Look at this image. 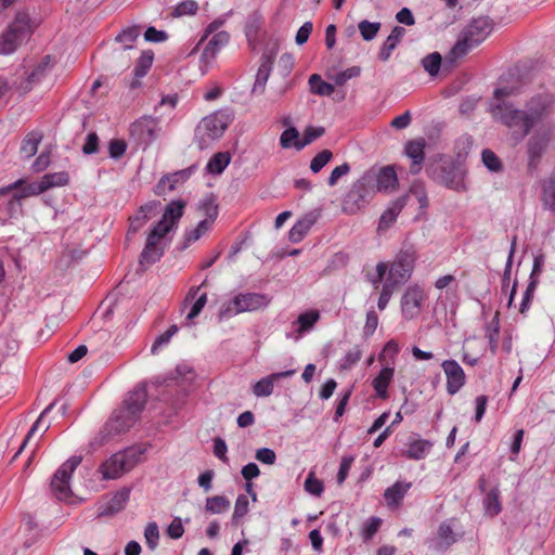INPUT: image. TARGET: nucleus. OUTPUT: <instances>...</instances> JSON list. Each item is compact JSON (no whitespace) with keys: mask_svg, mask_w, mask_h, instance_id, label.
Masks as SVG:
<instances>
[{"mask_svg":"<svg viewBox=\"0 0 555 555\" xmlns=\"http://www.w3.org/2000/svg\"><path fill=\"white\" fill-rule=\"evenodd\" d=\"M81 461V456L73 455L54 473L50 488L51 492L57 500L63 501L72 496L70 478Z\"/></svg>","mask_w":555,"mask_h":555,"instance_id":"10","label":"nucleus"},{"mask_svg":"<svg viewBox=\"0 0 555 555\" xmlns=\"http://www.w3.org/2000/svg\"><path fill=\"white\" fill-rule=\"evenodd\" d=\"M255 457L262 464L273 465L276 461L275 452L270 448H260L256 451Z\"/></svg>","mask_w":555,"mask_h":555,"instance_id":"60","label":"nucleus"},{"mask_svg":"<svg viewBox=\"0 0 555 555\" xmlns=\"http://www.w3.org/2000/svg\"><path fill=\"white\" fill-rule=\"evenodd\" d=\"M56 400L51 402L39 415V417L36 420V422L31 425L29 431L27 433L26 437L24 438L21 447L18 448L17 452L14 454L13 460H15L22 451L25 449L27 443L29 442L30 438L34 436V434L42 429V434H44L50 428V423H44L43 418L47 414L51 412V410L55 406Z\"/></svg>","mask_w":555,"mask_h":555,"instance_id":"31","label":"nucleus"},{"mask_svg":"<svg viewBox=\"0 0 555 555\" xmlns=\"http://www.w3.org/2000/svg\"><path fill=\"white\" fill-rule=\"evenodd\" d=\"M433 446L430 440L423 439L418 435H411L405 443L406 449L403 454L410 460L420 461L427 456Z\"/></svg>","mask_w":555,"mask_h":555,"instance_id":"22","label":"nucleus"},{"mask_svg":"<svg viewBox=\"0 0 555 555\" xmlns=\"http://www.w3.org/2000/svg\"><path fill=\"white\" fill-rule=\"evenodd\" d=\"M405 34V29L401 26H395L392 30L390 31L389 36L386 38L384 43L380 47L378 57L383 62H387L392 51L396 49L398 43L401 41Z\"/></svg>","mask_w":555,"mask_h":555,"instance_id":"27","label":"nucleus"},{"mask_svg":"<svg viewBox=\"0 0 555 555\" xmlns=\"http://www.w3.org/2000/svg\"><path fill=\"white\" fill-rule=\"evenodd\" d=\"M26 185L23 179H18L15 182L0 189V197L12 193L8 203L4 206V211L9 217H16L22 212V201L24 198L35 196L34 194H25Z\"/></svg>","mask_w":555,"mask_h":555,"instance_id":"15","label":"nucleus"},{"mask_svg":"<svg viewBox=\"0 0 555 555\" xmlns=\"http://www.w3.org/2000/svg\"><path fill=\"white\" fill-rule=\"evenodd\" d=\"M272 69V60L268 55L261 56V63L258 67L256 79L251 89L254 94H262L266 89V83L270 77Z\"/></svg>","mask_w":555,"mask_h":555,"instance_id":"29","label":"nucleus"},{"mask_svg":"<svg viewBox=\"0 0 555 555\" xmlns=\"http://www.w3.org/2000/svg\"><path fill=\"white\" fill-rule=\"evenodd\" d=\"M423 291L418 286L409 287L401 298V310L405 319L416 317L421 310Z\"/></svg>","mask_w":555,"mask_h":555,"instance_id":"21","label":"nucleus"},{"mask_svg":"<svg viewBox=\"0 0 555 555\" xmlns=\"http://www.w3.org/2000/svg\"><path fill=\"white\" fill-rule=\"evenodd\" d=\"M382 525V519L375 516L370 517L361 529V537L364 542L373 539Z\"/></svg>","mask_w":555,"mask_h":555,"instance_id":"49","label":"nucleus"},{"mask_svg":"<svg viewBox=\"0 0 555 555\" xmlns=\"http://www.w3.org/2000/svg\"><path fill=\"white\" fill-rule=\"evenodd\" d=\"M198 10V4L194 0H184L179 2L175 10V16L194 15Z\"/></svg>","mask_w":555,"mask_h":555,"instance_id":"56","label":"nucleus"},{"mask_svg":"<svg viewBox=\"0 0 555 555\" xmlns=\"http://www.w3.org/2000/svg\"><path fill=\"white\" fill-rule=\"evenodd\" d=\"M146 400L147 392L144 385H139L130 391L124 404L112 413L99 433L90 440V451H98L116 437L128 431L138 422Z\"/></svg>","mask_w":555,"mask_h":555,"instance_id":"2","label":"nucleus"},{"mask_svg":"<svg viewBox=\"0 0 555 555\" xmlns=\"http://www.w3.org/2000/svg\"><path fill=\"white\" fill-rule=\"evenodd\" d=\"M69 182V176L66 171H59L43 175L38 182L26 185L25 194L39 195L51 188L64 186Z\"/></svg>","mask_w":555,"mask_h":555,"instance_id":"17","label":"nucleus"},{"mask_svg":"<svg viewBox=\"0 0 555 555\" xmlns=\"http://www.w3.org/2000/svg\"><path fill=\"white\" fill-rule=\"evenodd\" d=\"M317 222V216L313 212L307 214L299 219L289 230L288 238L292 243H299Z\"/></svg>","mask_w":555,"mask_h":555,"instance_id":"28","label":"nucleus"},{"mask_svg":"<svg viewBox=\"0 0 555 555\" xmlns=\"http://www.w3.org/2000/svg\"><path fill=\"white\" fill-rule=\"evenodd\" d=\"M483 165L493 172L501 170L502 164L499 157L490 150H483L481 154Z\"/></svg>","mask_w":555,"mask_h":555,"instance_id":"57","label":"nucleus"},{"mask_svg":"<svg viewBox=\"0 0 555 555\" xmlns=\"http://www.w3.org/2000/svg\"><path fill=\"white\" fill-rule=\"evenodd\" d=\"M249 502L246 495L240 494L236 498L234 511L232 514V525L236 526L240 520L248 513Z\"/></svg>","mask_w":555,"mask_h":555,"instance_id":"48","label":"nucleus"},{"mask_svg":"<svg viewBox=\"0 0 555 555\" xmlns=\"http://www.w3.org/2000/svg\"><path fill=\"white\" fill-rule=\"evenodd\" d=\"M362 357V350L359 346L350 349L340 360V367L344 370L351 369Z\"/></svg>","mask_w":555,"mask_h":555,"instance_id":"55","label":"nucleus"},{"mask_svg":"<svg viewBox=\"0 0 555 555\" xmlns=\"http://www.w3.org/2000/svg\"><path fill=\"white\" fill-rule=\"evenodd\" d=\"M530 133L526 144V154L528 170L532 173L538 169L542 156L547 151L555 135V126L553 122L542 124L534 127Z\"/></svg>","mask_w":555,"mask_h":555,"instance_id":"6","label":"nucleus"},{"mask_svg":"<svg viewBox=\"0 0 555 555\" xmlns=\"http://www.w3.org/2000/svg\"><path fill=\"white\" fill-rule=\"evenodd\" d=\"M127 149V144L122 140H112L108 144L109 157L113 159L120 158Z\"/></svg>","mask_w":555,"mask_h":555,"instance_id":"64","label":"nucleus"},{"mask_svg":"<svg viewBox=\"0 0 555 555\" xmlns=\"http://www.w3.org/2000/svg\"><path fill=\"white\" fill-rule=\"evenodd\" d=\"M373 190L363 182V177L356 181L343 201V209L345 212L353 215L366 205L373 195Z\"/></svg>","mask_w":555,"mask_h":555,"instance_id":"13","label":"nucleus"},{"mask_svg":"<svg viewBox=\"0 0 555 555\" xmlns=\"http://www.w3.org/2000/svg\"><path fill=\"white\" fill-rule=\"evenodd\" d=\"M414 263L415 253L412 248L400 250L390 266L388 280L393 284L406 282L414 269Z\"/></svg>","mask_w":555,"mask_h":555,"instance_id":"14","label":"nucleus"},{"mask_svg":"<svg viewBox=\"0 0 555 555\" xmlns=\"http://www.w3.org/2000/svg\"><path fill=\"white\" fill-rule=\"evenodd\" d=\"M42 135L38 132H30L27 134L22 142L21 154L25 158L33 157L37 153L38 144L40 143Z\"/></svg>","mask_w":555,"mask_h":555,"instance_id":"42","label":"nucleus"},{"mask_svg":"<svg viewBox=\"0 0 555 555\" xmlns=\"http://www.w3.org/2000/svg\"><path fill=\"white\" fill-rule=\"evenodd\" d=\"M320 318V312L315 309H310L300 313L297 317L296 321L293 323L294 326H297L296 333L298 334V336H301L305 333L311 331L318 323Z\"/></svg>","mask_w":555,"mask_h":555,"instance_id":"33","label":"nucleus"},{"mask_svg":"<svg viewBox=\"0 0 555 555\" xmlns=\"http://www.w3.org/2000/svg\"><path fill=\"white\" fill-rule=\"evenodd\" d=\"M214 455L218 457L223 463H229V457L227 456L228 447L225 441L218 437L214 439Z\"/></svg>","mask_w":555,"mask_h":555,"instance_id":"63","label":"nucleus"},{"mask_svg":"<svg viewBox=\"0 0 555 555\" xmlns=\"http://www.w3.org/2000/svg\"><path fill=\"white\" fill-rule=\"evenodd\" d=\"M512 95L507 87L496 88L490 102L492 117L503 124L518 143L530 134L534 127L552 122L550 119L555 113V93L542 89L534 92L525 103L524 108L502 100Z\"/></svg>","mask_w":555,"mask_h":555,"instance_id":"1","label":"nucleus"},{"mask_svg":"<svg viewBox=\"0 0 555 555\" xmlns=\"http://www.w3.org/2000/svg\"><path fill=\"white\" fill-rule=\"evenodd\" d=\"M541 202L545 210L555 215V169L542 183Z\"/></svg>","mask_w":555,"mask_h":555,"instance_id":"32","label":"nucleus"},{"mask_svg":"<svg viewBox=\"0 0 555 555\" xmlns=\"http://www.w3.org/2000/svg\"><path fill=\"white\" fill-rule=\"evenodd\" d=\"M428 176L438 184L456 192L466 190L465 170L459 163L448 162L435 168L427 169Z\"/></svg>","mask_w":555,"mask_h":555,"instance_id":"9","label":"nucleus"},{"mask_svg":"<svg viewBox=\"0 0 555 555\" xmlns=\"http://www.w3.org/2000/svg\"><path fill=\"white\" fill-rule=\"evenodd\" d=\"M485 514L489 517H495L502 511L500 501V489L499 487L492 488L483 499Z\"/></svg>","mask_w":555,"mask_h":555,"instance_id":"36","label":"nucleus"},{"mask_svg":"<svg viewBox=\"0 0 555 555\" xmlns=\"http://www.w3.org/2000/svg\"><path fill=\"white\" fill-rule=\"evenodd\" d=\"M403 206L404 203L402 201H397L390 207H388L379 218L378 230L388 229L396 221Z\"/></svg>","mask_w":555,"mask_h":555,"instance_id":"40","label":"nucleus"},{"mask_svg":"<svg viewBox=\"0 0 555 555\" xmlns=\"http://www.w3.org/2000/svg\"><path fill=\"white\" fill-rule=\"evenodd\" d=\"M144 538L150 550L154 551L158 545L159 530L156 522H150L145 527Z\"/></svg>","mask_w":555,"mask_h":555,"instance_id":"53","label":"nucleus"},{"mask_svg":"<svg viewBox=\"0 0 555 555\" xmlns=\"http://www.w3.org/2000/svg\"><path fill=\"white\" fill-rule=\"evenodd\" d=\"M349 171H350V166H349V164H348V163H344V164H341L340 166L335 167V168L332 170V172H331V175H330V177H328V179H327V184H328L330 186H334V185H336V184H337V182H338V180H339L343 176H346L347 173H349Z\"/></svg>","mask_w":555,"mask_h":555,"instance_id":"62","label":"nucleus"},{"mask_svg":"<svg viewBox=\"0 0 555 555\" xmlns=\"http://www.w3.org/2000/svg\"><path fill=\"white\" fill-rule=\"evenodd\" d=\"M426 141L424 138L409 140L404 144V155L411 159L410 173L417 175L425 159Z\"/></svg>","mask_w":555,"mask_h":555,"instance_id":"20","label":"nucleus"},{"mask_svg":"<svg viewBox=\"0 0 555 555\" xmlns=\"http://www.w3.org/2000/svg\"><path fill=\"white\" fill-rule=\"evenodd\" d=\"M325 133L323 127H307L300 142H296V150L300 151Z\"/></svg>","mask_w":555,"mask_h":555,"instance_id":"47","label":"nucleus"},{"mask_svg":"<svg viewBox=\"0 0 555 555\" xmlns=\"http://www.w3.org/2000/svg\"><path fill=\"white\" fill-rule=\"evenodd\" d=\"M99 151V137L95 132H90L86 137L82 152L86 155H93Z\"/></svg>","mask_w":555,"mask_h":555,"instance_id":"61","label":"nucleus"},{"mask_svg":"<svg viewBox=\"0 0 555 555\" xmlns=\"http://www.w3.org/2000/svg\"><path fill=\"white\" fill-rule=\"evenodd\" d=\"M456 541L452 527L447 521H442L437 531V538L433 540L431 546L436 551H446Z\"/></svg>","mask_w":555,"mask_h":555,"instance_id":"30","label":"nucleus"},{"mask_svg":"<svg viewBox=\"0 0 555 555\" xmlns=\"http://www.w3.org/2000/svg\"><path fill=\"white\" fill-rule=\"evenodd\" d=\"M441 367L447 377V391L453 396L465 385L466 376L462 366L455 360H444Z\"/></svg>","mask_w":555,"mask_h":555,"instance_id":"18","label":"nucleus"},{"mask_svg":"<svg viewBox=\"0 0 555 555\" xmlns=\"http://www.w3.org/2000/svg\"><path fill=\"white\" fill-rule=\"evenodd\" d=\"M142 453L141 450L135 448H127L114 453L99 467L102 479L111 480L121 477L139 463Z\"/></svg>","mask_w":555,"mask_h":555,"instance_id":"7","label":"nucleus"},{"mask_svg":"<svg viewBox=\"0 0 555 555\" xmlns=\"http://www.w3.org/2000/svg\"><path fill=\"white\" fill-rule=\"evenodd\" d=\"M231 507V501L225 495H214L206 499L205 512L209 514H223Z\"/></svg>","mask_w":555,"mask_h":555,"instance_id":"39","label":"nucleus"},{"mask_svg":"<svg viewBox=\"0 0 555 555\" xmlns=\"http://www.w3.org/2000/svg\"><path fill=\"white\" fill-rule=\"evenodd\" d=\"M199 208L206 216V219L214 222L218 217V205L216 204L212 196L205 197L201 204Z\"/></svg>","mask_w":555,"mask_h":555,"instance_id":"54","label":"nucleus"},{"mask_svg":"<svg viewBox=\"0 0 555 555\" xmlns=\"http://www.w3.org/2000/svg\"><path fill=\"white\" fill-rule=\"evenodd\" d=\"M305 490L315 496H321L324 491V485L322 480L315 478L314 473H309L305 480Z\"/></svg>","mask_w":555,"mask_h":555,"instance_id":"52","label":"nucleus"},{"mask_svg":"<svg viewBox=\"0 0 555 555\" xmlns=\"http://www.w3.org/2000/svg\"><path fill=\"white\" fill-rule=\"evenodd\" d=\"M309 86L312 93L321 96H330L334 92V86L323 81L318 74L309 77Z\"/></svg>","mask_w":555,"mask_h":555,"instance_id":"43","label":"nucleus"},{"mask_svg":"<svg viewBox=\"0 0 555 555\" xmlns=\"http://www.w3.org/2000/svg\"><path fill=\"white\" fill-rule=\"evenodd\" d=\"M163 256V251L156 247V245H150L149 238H146V244L144 249L140 255V263L141 264H152L160 259Z\"/></svg>","mask_w":555,"mask_h":555,"instance_id":"46","label":"nucleus"},{"mask_svg":"<svg viewBox=\"0 0 555 555\" xmlns=\"http://www.w3.org/2000/svg\"><path fill=\"white\" fill-rule=\"evenodd\" d=\"M159 120L157 117L143 116L132 124L131 133L143 143H152L157 138Z\"/></svg>","mask_w":555,"mask_h":555,"instance_id":"19","label":"nucleus"},{"mask_svg":"<svg viewBox=\"0 0 555 555\" xmlns=\"http://www.w3.org/2000/svg\"><path fill=\"white\" fill-rule=\"evenodd\" d=\"M34 31L29 13L17 12L13 22L0 35V55H10L26 41Z\"/></svg>","mask_w":555,"mask_h":555,"instance_id":"5","label":"nucleus"},{"mask_svg":"<svg viewBox=\"0 0 555 555\" xmlns=\"http://www.w3.org/2000/svg\"><path fill=\"white\" fill-rule=\"evenodd\" d=\"M423 69L430 76L436 77L442 65V57L439 52H431L421 60Z\"/></svg>","mask_w":555,"mask_h":555,"instance_id":"41","label":"nucleus"},{"mask_svg":"<svg viewBox=\"0 0 555 555\" xmlns=\"http://www.w3.org/2000/svg\"><path fill=\"white\" fill-rule=\"evenodd\" d=\"M300 141L301 140H299V132L294 127L285 129L280 137V144L283 149H296V142Z\"/></svg>","mask_w":555,"mask_h":555,"instance_id":"51","label":"nucleus"},{"mask_svg":"<svg viewBox=\"0 0 555 555\" xmlns=\"http://www.w3.org/2000/svg\"><path fill=\"white\" fill-rule=\"evenodd\" d=\"M361 73V68L359 66H352L345 70H341L337 73L335 76L332 77V79L335 81L336 85L343 86L345 85L349 79L358 77Z\"/></svg>","mask_w":555,"mask_h":555,"instance_id":"58","label":"nucleus"},{"mask_svg":"<svg viewBox=\"0 0 555 555\" xmlns=\"http://www.w3.org/2000/svg\"><path fill=\"white\" fill-rule=\"evenodd\" d=\"M380 26L382 24L379 22L363 20L359 22L358 29L363 40L371 41L377 36Z\"/></svg>","mask_w":555,"mask_h":555,"instance_id":"45","label":"nucleus"},{"mask_svg":"<svg viewBox=\"0 0 555 555\" xmlns=\"http://www.w3.org/2000/svg\"><path fill=\"white\" fill-rule=\"evenodd\" d=\"M229 41L230 35L224 30L216 33L210 38V40L205 46L199 59V68L203 75H205L208 72L217 54L223 47H225L229 43Z\"/></svg>","mask_w":555,"mask_h":555,"instance_id":"16","label":"nucleus"},{"mask_svg":"<svg viewBox=\"0 0 555 555\" xmlns=\"http://www.w3.org/2000/svg\"><path fill=\"white\" fill-rule=\"evenodd\" d=\"M333 153L330 150H323L318 153L310 162V170L318 173L332 159Z\"/></svg>","mask_w":555,"mask_h":555,"instance_id":"50","label":"nucleus"},{"mask_svg":"<svg viewBox=\"0 0 555 555\" xmlns=\"http://www.w3.org/2000/svg\"><path fill=\"white\" fill-rule=\"evenodd\" d=\"M396 284L391 283L389 280L386 281V283L383 285L382 292L378 297L377 307L379 310H384L392 295V286Z\"/></svg>","mask_w":555,"mask_h":555,"instance_id":"59","label":"nucleus"},{"mask_svg":"<svg viewBox=\"0 0 555 555\" xmlns=\"http://www.w3.org/2000/svg\"><path fill=\"white\" fill-rule=\"evenodd\" d=\"M140 36V28L138 26H130L122 29L116 37L115 42L119 44V48L114 49V56H121L125 51L134 48V43Z\"/></svg>","mask_w":555,"mask_h":555,"instance_id":"25","label":"nucleus"},{"mask_svg":"<svg viewBox=\"0 0 555 555\" xmlns=\"http://www.w3.org/2000/svg\"><path fill=\"white\" fill-rule=\"evenodd\" d=\"M399 351L400 347L398 343L393 339H390L385 344L383 351L378 356V361L382 364H386V362H389L390 365L395 366V360Z\"/></svg>","mask_w":555,"mask_h":555,"instance_id":"44","label":"nucleus"},{"mask_svg":"<svg viewBox=\"0 0 555 555\" xmlns=\"http://www.w3.org/2000/svg\"><path fill=\"white\" fill-rule=\"evenodd\" d=\"M268 298L258 293H244L236 295L233 299L224 302L219 311V320H228L238 313L255 311L267 307Z\"/></svg>","mask_w":555,"mask_h":555,"instance_id":"8","label":"nucleus"},{"mask_svg":"<svg viewBox=\"0 0 555 555\" xmlns=\"http://www.w3.org/2000/svg\"><path fill=\"white\" fill-rule=\"evenodd\" d=\"M296 370H287L283 372L272 373L261 379H259L253 386V393L258 397H269L273 393L274 383L281 378L293 376Z\"/></svg>","mask_w":555,"mask_h":555,"instance_id":"23","label":"nucleus"},{"mask_svg":"<svg viewBox=\"0 0 555 555\" xmlns=\"http://www.w3.org/2000/svg\"><path fill=\"white\" fill-rule=\"evenodd\" d=\"M193 172V168L190 167L184 170L176 171L171 175L163 177L156 185V194L160 195L165 190V184L169 183L168 189L171 191L176 188L177 183L183 182L189 179Z\"/></svg>","mask_w":555,"mask_h":555,"instance_id":"35","label":"nucleus"},{"mask_svg":"<svg viewBox=\"0 0 555 555\" xmlns=\"http://www.w3.org/2000/svg\"><path fill=\"white\" fill-rule=\"evenodd\" d=\"M230 162L231 155L229 152H218L208 160L206 171L209 175H220L224 171Z\"/></svg>","mask_w":555,"mask_h":555,"instance_id":"37","label":"nucleus"},{"mask_svg":"<svg viewBox=\"0 0 555 555\" xmlns=\"http://www.w3.org/2000/svg\"><path fill=\"white\" fill-rule=\"evenodd\" d=\"M234 115L231 109H219L204 117L195 129V141L201 150L207 149L212 142L220 139Z\"/></svg>","mask_w":555,"mask_h":555,"instance_id":"4","label":"nucleus"},{"mask_svg":"<svg viewBox=\"0 0 555 555\" xmlns=\"http://www.w3.org/2000/svg\"><path fill=\"white\" fill-rule=\"evenodd\" d=\"M130 490L122 488L114 493V495L99 509L100 516H112L122 511L129 501Z\"/></svg>","mask_w":555,"mask_h":555,"instance_id":"26","label":"nucleus"},{"mask_svg":"<svg viewBox=\"0 0 555 555\" xmlns=\"http://www.w3.org/2000/svg\"><path fill=\"white\" fill-rule=\"evenodd\" d=\"M493 30V23L487 16L473 18L462 30L459 40L446 56L444 64L453 67L456 61L483 42Z\"/></svg>","mask_w":555,"mask_h":555,"instance_id":"3","label":"nucleus"},{"mask_svg":"<svg viewBox=\"0 0 555 555\" xmlns=\"http://www.w3.org/2000/svg\"><path fill=\"white\" fill-rule=\"evenodd\" d=\"M153 60L154 54L152 51L147 50L142 52L133 69V75L135 79L132 80L130 83L131 89H135L141 85L138 79L144 77L147 74V72L152 67Z\"/></svg>","mask_w":555,"mask_h":555,"instance_id":"34","label":"nucleus"},{"mask_svg":"<svg viewBox=\"0 0 555 555\" xmlns=\"http://www.w3.org/2000/svg\"><path fill=\"white\" fill-rule=\"evenodd\" d=\"M395 366L389 362L384 364L377 376L372 380V386L378 398L385 400L388 398V387L393 378Z\"/></svg>","mask_w":555,"mask_h":555,"instance_id":"24","label":"nucleus"},{"mask_svg":"<svg viewBox=\"0 0 555 555\" xmlns=\"http://www.w3.org/2000/svg\"><path fill=\"white\" fill-rule=\"evenodd\" d=\"M410 483L396 482L385 490L384 496L388 505H399L410 489Z\"/></svg>","mask_w":555,"mask_h":555,"instance_id":"38","label":"nucleus"},{"mask_svg":"<svg viewBox=\"0 0 555 555\" xmlns=\"http://www.w3.org/2000/svg\"><path fill=\"white\" fill-rule=\"evenodd\" d=\"M185 203L181 199L171 201L163 214L162 219L153 227L147 235L150 245H157V242L170 232L182 217Z\"/></svg>","mask_w":555,"mask_h":555,"instance_id":"11","label":"nucleus"},{"mask_svg":"<svg viewBox=\"0 0 555 555\" xmlns=\"http://www.w3.org/2000/svg\"><path fill=\"white\" fill-rule=\"evenodd\" d=\"M363 182L376 192H390L398 185V177L395 167L391 165L377 167L373 166L362 175Z\"/></svg>","mask_w":555,"mask_h":555,"instance_id":"12","label":"nucleus"}]
</instances>
